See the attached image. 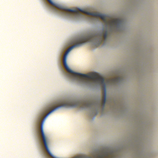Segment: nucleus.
Masks as SVG:
<instances>
[{
	"label": "nucleus",
	"mask_w": 158,
	"mask_h": 158,
	"mask_svg": "<svg viewBox=\"0 0 158 158\" xmlns=\"http://www.w3.org/2000/svg\"><path fill=\"white\" fill-rule=\"evenodd\" d=\"M75 107V106H80L81 108H85V101H78L73 100H59L55 102H53L48 106L46 109L43 112H42L39 116L38 118V123L39 124L42 117H43L45 114L51 110L46 115L44 116L42 120L40 126V131L41 135V137L46 150L49 155L52 158H57L53 155L49 150L48 146V143L49 142V139L47 138L44 131L43 125L44 122L45 121L46 118L50 114L57 110L61 107ZM73 158H83L82 156H77Z\"/></svg>",
	"instance_id": "obj_2"
},
{
	"label": "nucleus",
	"mask_w": 158,
	"mask_h": 158,
	"mask_svg": "<svg viewBox=\"0 0 158 158\" xmlns=\"http://www.w3.org/2000/svg\"><path fill=\"white\" fill-rule=\"evenodd\" d=\"M106 41V31L98 32L96 34H90L87 35L81 36L78 38L75 42V44L69 48L66 51L64 55L63 64L64 67L69 72L73 74V78L79 81L80 83L85 84H89L92 81H94L102 86L104 90L102 105L103 108L105 107L106 102V84L104 78L96 73L84 74L74 72L70 69L67 63V57L69 52L73 48L81 46L83 43L86 42H92L97 47L103 42L105 44Z\"/></svg>",
	"instance_id": "obj_1"
},
{
	"label": "nucleus",
	"mask_w": 158,
	"mask_h": 158,
	"mask_svg": "<svg viewBox=\"0 0 158 158\" xmlns=\"http://www.w3.org/2000/svg\"><path fill=\"white\" fill-rule=\"evenodd\" d=\"M122 80V78L120 77L111 78V79H108L107 82V83L109 84H114L115 83H118V82H120Z\"/></svg>",
	"instance_id": "obj_4"
},
{
	"label": "nucleus",
	"mask_w": 158,
	"mask_h": 158,
	"mask_svg": "<svg viewBox=\"0 0 158 158\" xmlns=\"http://www.w3.org/2000/svg\"><path fill=\"white\" fill-rule=\"evenodd\" d=\"M50 3L55 7L58 8L61 11L60 13L62 15L68 16H73L74 15L81 16V15L80 12L84 13V10L78 9V10H73L71 9H67L66 7H63L62 6L54 3L52 0H47Z\"/></svg>",
	"instance_id": "obj_3"
}]
</instances>
